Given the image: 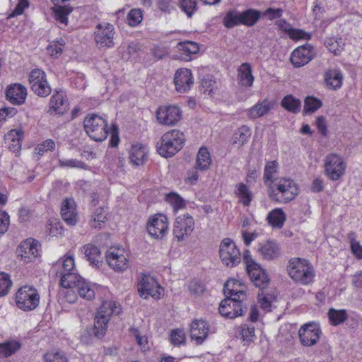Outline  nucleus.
<instances>
[{
    "instance_id": "obj_5",
    "label": "nucleus",
    "mask_w": 362,
    "mask_h": 362,
    "mask_svg": "<svg viewBox=\"0 0 362 362\" xmlns=\"http://www.w3.org/2000/svg\"><path fill=\"white\" fill-rule=\"evenodd\" d=\"M184 142L183 133L177 129H173L162 136L157 143V151L164 158L172 157L183 147Z\"/></svg>"
},
{
    "instance_id": "obj_61",
    "label": "nucleus",
    "mask_w": 362,
    "mask_h": 362,
    "mask_svg": "<svg viewBox=\"0 0 362 362\" xmlns=\"http://www.w3.org/2000/svg\"><path fill=\"white\" fill-rule=\"evenodd\" d=\"M283 13L284 10L282 8H268L262 13V16L270 21H273L281 18Z\"/></svg>"
},
{
    "instance_id": "obj_46",
    "label": "nucleus",
    "mask_w": 362,
    "mask_h": 362,
    "mask_svg": "<svg viewBox=\"0 0 362 362\" xmlns=\"http://www.w3.org/2000/svg\"><path fill=\"white\" fill-rule=\"evenodd\" d=\"M278 167L279 164L276 160L269 161L267 163L264 167V179L267 187H269L270 182H273L274 180L276 179L274 178V175L277 173Z\"/></svg>"
},
{
    "instance_id": "obj_30",
    "label": "nucleus",
    "mask_w": 362,
    "mask_h": 362,
    "mask_svg": "<svg viewBox=\"0 0 362 362\" xmlns=\"http://www.w3.org/2000/svg\"><path fill=\"white\" fill-rule=\"evenodd\" d=\"M324 81L327 88L337 90L342 85L343 76L339 69H329L325 72Z\"/></svg>"
},
{
    "instance_id": "obj_21",
    "label": "nucleus",
    "mask_w": 362,
    "mask_h": 362,
    "mask_svg": "<svg viewBox=\"0 0 362 362\" xmlns=\"http://www.w3.org/2000/svg\"><path fill=\"white\" fill-rule=\"evenodd\" d=\"M39 243L34 240L28 239L21 243L18 249V256L24 262H30L39 255Z\"/></svg>"
},
{
    "instance_id": "obj_62",
    "label": "nucleus",
    "mask_w": 362,
    "mask_h": 362,
    "mask_svg": "<svg viewBox=\"0 0 362 362\" xmlns=\"http://www.w3.org/2000/svg\"><path fill=\"white\" fill-rule=\"evenodd\" d=\"M288 36L295 40H309L310 35L303 30L291 28L288 33Z\"/></svg>"
},
{
    "instance_id": "obj_19",
    "label": "nucleus",
    "mask_w": 362,
    "mask_h": 362,
    "mask_svg": "<svg viewBox=\"0 0 362 362\" xmlns=\"http://www.w3.org/2000/svg\"><path fill=\"white\" fill-rule=\"evenodd\" d=\"M314 55L313 47L307 43L293 50L291 56V62L295 67H301L310 62Z\"/></svg>"
},
{
    "instance_id": "obj_22",
    "label": "nucleus",
    "mask_w": 362,
    "mask_h": 362,
    "mask_svg": "<svg viewBox=\"0 0 362 362\" xmlns=\"http://www.w3.org/2000/svg\"><path fill=\"white\" fill-rule=\"evenodd\" d=\"M69 288H75L80 297L88 300H90L95 298V286L80 275L77 276V278L74 280V282L70 283Z\"/></svg>"
},
{
    "instance_id": "obj_45",
    "label": "nucleus",
    "mask_w": 362,
    "mask_h": 362,
    "mask_svg": "<svg viewBox=\"0 0 362 362\" xmlns=\"http://www.w3.org/2000/svg\"><path fill=\"white\" fill-rule=\"evenodd\" d=\"M21 347V344L14 340L0 344V356L8 357L18 351Z\"/></svg>"
},
{
    "instance_id": "obj_47",
    "label": "nucleus",
    "mask_w": 362,
    "mask_h": 362,
    "mask_svg": "<svg viewBox=\"0 0 362 362\" xmlns=\"http://www.w3.org/2000/svg\"><path fill=\"white\" fill-rule=\"evenodd\" d=\"M328 317L331 325L337 326L347 319V314L345 310H337L332 308L328 312Z\"/></svg>"
},
{
    "instance_id": "obj_39",
    "label": "nucleus",
    "mask_w": 362,
    "mask_h": 362,
    "mask_svg": "<svg viewBox=\"0 0 362 362\" xmlns=\"http://www.w3.org/2000/svg\"><path fill=\"white\" fill-rule=\"evenodd\" d=\"M156 281L150 276L144 275L138 283V291L141 297L146 299V293L152 286H156Z\"/></svg>"
},
{
    "instance_id": "obj_6",
    "label": "nucleus",
    "mask_w": 362,
    "mask_h": 362,
    "mask_svg": "<svg viewBox=\"0 0 362 362\" xmlns=\"http://www.w3.org/2000/svg\"><path fill=\"white\" fill-rule=\"evenodd\" d=\"M52 270L60 277V284L63 288L69 287L70 283L79 275L75 266L74 256L65 255L52 267Z\"/></svg>"
},
{
    "instance_id": "obj_58",
    "label": "nucleus",
    "mask_w": 362,
    "mask_h": 362,
    "mask_svg": "<svg viewBox=\"0 0 362 362\" xmlns=\"http://www.w3.org/2000/svg\"><path fill=\"white\" fill-rule=\"evenodd\" d=\"M258 298L261 308L264 311H269L274 297L272 295L264 294L262 292L261 294H258Z\"/></svg>"
},
{
    "instance_id": "obj_35",
    "label": "nucleus",
    "mask_w": 362,
    "mask_h": 362,
    "mask_svg": "<svg viewBox=\"0 0 362 362\" xmlns=\"http://www.w3.org/2000/svg\"><path fill=\"white\" fill-rule=\"evenodd\" d=\"M267 219L272 227L281 228L285 223L286 214L281 208H276L268 214Z\"/></svg>"
},
{
    "instance_id": "obj_29",
    "label": "nucleus",
    "mask_w": 362,
    "mask_h": 362,
    "mask_svg": "<svg viewBox=\"0 0 362 362\" xmlns=\"http://www.w3.org/2000/svg\"><path fill=\"white\" fill-rule=\"evenodd\" d=\"M82 253L85 255L89 263L95 267H99L103 263L102 254L100 249L93 244L88 243L81 248Z\"/></svg>"
},
{
    "instance_id": "obj_11",
    "label": "nucleus",
    "mask_w": 362,
    "mask_h": 362,
    "mask_svg": "<svg viewBox=\"0 0 362 362\" xmlns=\"http://www.w3.org/2000/svg\"><path fill=\"white\" fill-rule=\"evenodd\" d=\"M219 255L223 264L233 267L241 261V255L235 243L230 238H224L219 247Z\"/></svg>"
},
{
    "instance_id": "obj_53",
    "label": "nucleus",
    "mask_w": 362,
    "mask_h": 362,
    "mask_svg": "<svg viewBox=\"0 0 362 362\" xmlns=\"http://www.w3.org/2000/svg\"><path fill=\"white\" fill-rule=\"evenodd\" d=\"M168 202L175 210H178L185 207V203L184 199L176 193H169L165 197Z\"/></svg>"
},
{
    "instance_id": "obj_16",
    "label": "nucleus",
    "mask_w": 362,
    "mask_h": 362,
    "mask_svg": "<svg viewBox=\"0 0 362 362\" xmlns=\"http://www.w3.org/2000/svg\"><path fill=\"white\" fill-rule=\"evenodd\" d=\"M321 334L319 325L314 322L305 324L298 330L300 341L304 346H311L317 344Z\"/></svg>"
},
{
    "instance_id": "obj_14",
    "label": "nucleus",
    "mask_w": 362,
    "mask_h": 362,
    "mask_svg": "<svg viewBox=\"0 0 362 362\" xmlns=\"http://www.w3.org/2000/svg\"><path fill=\"white\" fill-rule=\"evenodd\" d=\"M29 83L32 91L40 97H47L52 92L47 75L42 69H35L30 71Z\"/></svg>"
},
{
    "instance_id": "obj_28",
    "label": "nucleus",
    "mask_w": 362,
    "mask_h": 362,
    "mask_svg": "<svg viewBox=\"0 0 362 362\" xmlns=\"http://www.w3.org/2000/svg\"><path fill=\"white\" fill-rule=\"evenodd\" d=\"M148 150L141 144H133L129 151V159L134 165H143L147 160Z\"/></svg>"
},
{
    "instance_id": "obj_48",
    "label": "nucleus",
    "mask_w": 362,
    "mask_h": 362,
    "mask_svg": "<svg viewBox=\"0 0 362 362\" xmlns=\"http://www.w3.org/2000/svg\"><path fill=\"white\" fill-rule=\"evenodd\" d=\"M322 105V103L320 100L315 97L308 96L305 99L303 110L305 113H312L320 108Z\"/></svg>"
},
{
    "instance_id": "obj_37",
    "label": "nucleus",
    "mask_w": 362,
    "mask_h": 362,
    "mask_svg": "<svg viewBox=\"0 0 362 362\" xmlns=\"http://www.w3.org/2000/svg\"><path fill=\"white\" fill-rule=\"evenodd\" d=\"M261 13L259 11L252 8L247 9L240 12V25L252 27L259 21Z\"/></svg>"
},
{
    "instance_id": "obj_41",
    "label": "nucleus",
    "mask_w": 362,
    "mask_h": 362,
    "mask_svg": "<svg viewBox=\"0 0 362 362\" xmlns=\"http://www.w3.org/2000/svg\"><path fill=\"white\" fill-rule=\"evenodd\" d=\"M281 105L285 110L297 113L300 110L301 102L292 95H287L282 99Z\"/></svg>"
},
{
    "instance_id": "obj_50",
    "label": "nucleus",
    "mask_w": 362,
    "mask_h": 362,
    "mask_svg": "<svg viewBox=\"0 0 362 362\" xmlns=\"http://www.w3.org/2000/svg\"><path fill=\"white\" fill-rule=\"evenodd\" d=\"M143 19L142 11L139 8L132 9L127 15V23L131 27H135L141 23Z\"/></svg>"
},
{
    "instance_id": "obj_9",
    "label": "nucleus",
    "mask_w": 362,
    "mask_h": 362,
    "mask_svg": "<svg viewBox=\"0 0 362 362\" xmlns=\"http://www.w3.org/2000/svg\"><path fill=\"white\" fill-rule=\"evenodd\" d=\"M346 163L339 154L330 153L325 158V175L332 181L340 180L345 174Z\"/></svg>"
},
{
    "instance_id": "obj_63",
    "label": "nucleus",
    "mask_w": 362,
    "mask_h": 362,
    "mask_svg": "<svg viewBox=\"0 0 362 362\" xmlns=\"http://www.w3.org/2000/svg\"><path fill=\"white\" fill-rule=\"evenodd\" d=\"M64 46L63 40H61V41H58L57 43H52L50 44L47 47V51L49 54L52 56L57 57L59 55H60L62 53V47Z\"/></svg>"
},
{
    "instance_id": "obj_31",
    "label": "nucleus",
    "mask_w": 362,
    "mask_h": 362,
    "mask_svg": "<svg viewBox=\"0 0 362 362\" xmlns=\"http://www.w3.org/2000/svg\"><path fill=\"white\" fill-rule=\"evenodd\" d=\"M4 138L5 142L11 151L18 152L21 149V142L23 139V131L21 129L9 131Z\"/></svg>"
},
{
    "instance_id": "obj_51",
    "label": "nucleus",
    "mask_w": 362,
    "mask_h": 362,
    "mask_svg": "<svg viewBox=\"0 0 362 362\" xmlns=\"http://www.w3.org/2000/svg\"><path fill=\"white\" fill-rule=\"evenodd\" d=\"M71 11L72 8L70 7L59 6L54 11V18L59 23L66 25L68 16Z\"/></svg>"
},
{
    "instance_id": "obj_20",
    "label": "nucleus",
    "mask_w": 362,
    "mask_h": 362,
    "mask_svg": "<svg viewBox=\"0 0 362 362\" xmlns=\"http://www.w3.org/2000/svg\"><path fill=\"white\" fill-rule=\"evenodd\" d=\"M175 89L179 93H187L194 84V77L189 69H179L174 76Z\"/></svg>"
},
{
    "instance_id": "obj_15",
    "label": "nucleus",
    "mask_w": 362,
    "mask_h": 362,
    "mask_svg": "<svg viewBox=\"0 0 362 362\" xmlns=\"http://www.w3.org/2000/svg\"><path fill=\"white\" fill-rule=\"evenodd\" d=\"M194 228V221L192 216L189 214L179 216L173 224V235L178 241L184 240L191 235Z\"/></svg>"
},
{
    "instance_id": "obj_12",
    "label": "nucleus",
    "mask_w": 362,
    "mask_h": 362,
    "mask_svg": "<svg viewBox=\"0 0 362 362\" xmlns=\"http://www.w3.org/2000/svg\"><path fill=\"white\" fill-rule=\"evenodd\" d=\"M106 259L111 269L117 272H123L129 265V252L123 247H111L106 253Z\"/></svg>"
},
{
    "instance_id": "obj_55",
    "label": "nucleus",
    "mask_w": 362,
    "mask_h": 362,
    "mask_svg": "<svg viewBox=\"0 0 362 362\" xmlns=\"http://www.w3.org/2000/svg\"><path fill=\"white\" fill-rule=\"evenodd\" d=\"M325 45L329 52L335 55L339 54L343 49L344 43L340 39L339 40L334 38H329L325 41Z\"/></svg>"
},
{
    "instance_id": "obj_10",
    "label": "nucleus",
    "mask_w": 362,
    "mask_h": 362,
    "mask_svg": "<svg viewBox=\"0 0 362 362\" xmlns=\"http://www.w3.org/2000/svg\"><path fill=\"white\" fill-rule=\"evenodd\" d=\"M243 261L246 266L248 275L256 287L260 289L266 288L269 284V278L266 272L261 269L260 266L256 263L249 251H245L243 255Z\"/></svg>"
},
{
    "instance_id": "obj_49",
    "label": "nucleus",
    "mask_w": 362,
    "mask_h": 362,
    "mask_svg": "<svg viewBox=\"0 0 362 362\" xmlns=\"http://www.w3.org/2000/svg\"><path fill=\"white\" fill-rule=\"evenodd\" d=\"M170 341L173 346H180L185 343V332L182 329H175L171 331Z\"/></svg>"
},
{
    "instance_id": "obj_52",
    "label": "nucleus",
    "mask_w": 362,
    "mask_h": 362,
    "mask_svg": "<svg viewBox=\"0 0 362 362\" xmlns=\"http://www.w3.org/2000/svg\"><path fill=\"white\" fill-rule=\"evenodd\" d=\"M59 165L61 168H78L85 169L88 168V165L83 161L77 159H59Z\"/></svg>"
},
{
    "instance_id": "obj_33",
    "label": "nucleus",
    "mask_w": 362,
    "mask_h": 362,
    "mask_svg": "<svg viewBox=\"0 0 362 362\" xmlns=\"http://www.w3.org/2000/svg\"><path fill=\"white\" fill-rule=\"evenodd\" d=\"M177 47L180 51L182 52V56L180 58L186 62L192 59L191 54H197L199 51V45L192 41L180 42L177 43Z\"/></svg>"
},
{
    "instance_id": "obj_26",
    "label": "nucleus",
    "mask_w": 362,
    "mask_h": 362,
    "mask_svg": "<svg viewBox=\"0 0 362 362\" xmlns=\"http://www.w3.org/2000/svg\"><path fill=\"white\" fill-rule=\"evenodd\" d=\"M69 103L63 92H57L50 98L49 109V114H63L68 110Z\"/></svg>"
},
{
    "instance_id": "obj_3",
    "label": "nucleus",
    "mask_w": 362,
    "mask_h": 362,
    "mask_svg": "<svg viewBox=\"0 0 362 362\" xmlns=\"http://www.w3.org/2000/svg\"><path fill=\"white\" fill-rule=\"evenodd\" d=\"M121 305L115 300L103 301L94 319L93 333L100 338L105 335L110 318L122 313Z\"/></svg>"
},
{
    "instance_id": "obj_36",
    "label": "nucleus",
    "mask_w": 362,
    "mask_h": 362,
    "mask_svg": "<svg viewBox=\"0 0 362 362\" xmlns=\"http://www.w3.org/2000/svg\"><path fill=\"white\" fill-rule=\"evenodd\" d=\"M211 163L210 153L206 148L202 147L199 150L196 159V166L200 171L209 169Z\"/></svg>"
},
{
    "instance_id": "obj_25",
    "label": "nucleus",
    "mask_w": 362,
    "mask_h": 362,
    "mask_svg": "<svg viewBox=\"0 0 362 362\" xmlns=\"http://www.w3.org/2000/svg\"><path fill=\"white\" fill-rule=\"evenodd\" d=\"M61 215L64 222L69 226H74L78 221L76 204L72 199L66 198L61 204Z\"/></svg>"
},
{
    "instance_id": "obj_17",
    "label": "nucleus",
    "mask_w": 362,
    "mask_h": 362,
    "mask_svg": "<svg viewBox=\"0 0 362 362\" xmlns=\"http://www.w3.org/2000/svg\"><path fill=\"white\" fill-rule=\"evenodd\" d=\"M182 111L175 105L160 107L156 112V117L159 123L173 126L181 119Z\"/></svg>"
},
{
    "instance_id": "obj_32",
    "label": "nucleus",
    "mask_w": 362,
    "mask_h": 362,
    "mask_svg": "<svg viewBox=\"0 0 362 362\" xmlns=\"http://www.w3.org/2000/svg\"><path fill=\"white\" fill-rule=\"evenodd\" d=\"M238 80L239 84L246 88L252 86L255 77L252 75V70L251 65L245 62L243 63L238 69Z\"/></svg>"
},
{
    "instance_id": "obj_4",
    "label": "nucleus",
    "mask_w": 362,
    "mask_h": 362,
    "mask_svg": "<svg viewBox=\"0 0 362 362\" xmlns=\"http://www.w3.org/2000/svg\"><path fill=\"white\" fill-rule=\"evenodd\" d=\"M269 197L279 203H287L298 194V187L296 182L289 178L280 177L270 182Z\"/></svg>"
},
{
    "instance_id": "obj_59",
    "label": "nucleus",
    "mask_w": 362,
    "mask_h": 362,
    "mask_svg": "<svg viewBox=\"0 0 362 362\" xmlns=\"http://www.w3.org/2000/svg\"><path fill=\"white\" fill-rule=\"evenodd\" d=\"M55 148V143L52 139H47L41 144H39L35 148V151L40 154L42 155L45 152L48 151H53Z\"/></svg>"
},
{
    "instance_id": "obj_8",
    "label": "nucleus",
    "mask_w": 362,
    "mask_h": 362,
    "mask_svg": "<svg viewBox=\"0 0 362 362\" xmlns=\"http://www.w3.org/2000/svg\"><path fill=\"white\" fill-rule=\"evenodd\" d=\"M84 129L90 139L95 141H104L108 134L107 124L102 117L93 114L83 121Z\"/></svg>"
},
{
    "instance_id": "obj_34",
    "label": "nucleus",
    "mask_w": 362,
    "mask_h": 362,
    "mask_svg": "<svg viewBox=\"0 0 362 362\" xmlns=\"http://www.w3.org/2000/svg\"><path fill=\"white\" fill-rule=\"evenodd\" d=\"M258 252L264 259H273L279 256V247L275 242L268 241L259 246Z\"/></svg>"
},
{
    "instance_id": "obj_24",
    "label": "nucleus",
    "mask_w": 362,
    "mask_h": 362,
    "mask_svg": "<svg viewBox=\"0 0 362 362\" xmlns=\"http://www.w3.org/2000/svg\"><path fill=\"white\" fill-rule=\"evenodd\" d=\"M28 95L27 88L21 83L9 85L6 90V99L13 105H21L25 103Z\"/></svg>"
},
{
    "instance_id": "obj_60",
    "label": "nucleus",
    "mask_w": 362,
    "mask_h": 362,
    "mask_svg": "<svg viewBox=\"0 0 362 362\" xmlns=\"http://www.w3.org/2000/svg\"><path fill=\"white\" fill-rule=\"evenodd\" d=\"M188 288L190 293L194 296L202 295L205 291L204 285L197 280L191 281L189 284Z\"/></svg>"
},
{
    "instance_id": "obj_44",
    "label": "nucleus",
    "mask_w": 362,
    "mask_h": 362,
    "mask_svg": "<svg viewBox=\"0 0 362 362\" xmlns=\"http://www.w3.org/2000/svg\"><path fill=\"white\" fill-rule=\"evenodd\" d=\"M236 334L241 337L245 344L253 341L255 339V327L247 325H241L238 327Z\"/></svg>"
},
{
    "instance_id": "obj_1",
    "label": "nucleus",
    "mask_w": 362,
    "mask_h": 362,
    "mask_svg": "<svg viewBox=\"0 0 362 362\" xmlns=\"http://www.w3.org/2000/svg\"><path fill=\"white\" fill-rule=\"evenodd\" d=\"M234 283L235 281H227L225 283L223 292L226 298L221 301L218 308L219 313L222 316L230 319L243 314L244 294L231 288Z\"/></svg>"
},
{
    "instance_id": "obj_23",
    "label": "nucleus",
    "mask_w": 362,
    "mask_h": 362,
    "mask_svg": "<svg viewBox=\"0 0 362 362\" xmlns=\"http://www.w3.org/2000/svg\"><path fill=\"white\" fill-rule=\"evenodd\" d=\"M209 325L208 322L202 319L194 320L190 325V337L197 345L202 344L208 337Z\"/></svg>"
},
{
    "instance_id": "obj_40",
    "label": "nucleus",
    "mask_w": 362,
    "mask_h": 362,
    "mask_svg": "<svg viewBox=\"0 0 362 362\" xmlns=\"http://www.w3.org/2000/svg\"><path fill=\"white\" fill-rule=\"evenodd\" d=\"M240 12L236 9L227 11L223 18V24L226 28H233L240 25Z\"/></svg>"
},
{
    "instance_id": "obj_42",
    "label": "nucleus",
    "mask_w": 362,
    "mask_h": 362,
    "mask_svg": "<svg viewBox=\"0 0 362 362\" xmlns=\"http://www.w3.org/2000/svg\"><path fill=\"white\" fill-rule=\"evenodd\" d=\"M107 221V213L104 208L96 209L92 215L90 226L94 228H102Z\"/></svg>"
},
{
    "instance_id": "obj_56",
    "label": "nucleus",
    "mask_w": 362,
    "mask_h": 362,
    "mask_svg": "<svg viewBox=\"0 0 362 362\" xmlns=\"http://www.w3.org/2000/svg\"><path fill=\"white\" fill-rule=\"evenodd\" d=\"M180 6L188 17H191L197 10V0H180Z\"/></svg>"
},
{
    "instance_id": "obj_27",
    "label": "nucleus",
    "mask_w": 362,
    "mask_h": 362,
    "mask_svg": "<svg viewBox=\"0 0 362 362\" xmlns=\"http://www.w3.org/2000/svg\"><path fill=\"white\" fill-rule=\"evenodd\" d=\"M273 107V103L267 99L259 100L255 105L247 110V116L255 119L267 115Z\"/></svg>"
},
{
    "instance_id": "obj_57",
    "label": "nucleus",
    "mask_w": 362,
    "mask_h": 362,
    "mask_svg": "<svg viewBox=\"0 0 362 362\" xmlns=\"http://www.w3.org/2000/svg\"><path fill=\"white\" fill-rule=\"evenodd\" d=\"M45 362H68L66 356L60 351L48 352L44 356Z\"/></svg>"
},
{
    "instance_id": "obj_54",
    "label": "nucleus",
    "mask_w": 362,
    "mask_h": 362,
    "mask_svg": "<svg viewBox=\"0 0 362 362\" xmlns=\"http://www.w3.org/2000/svg\"><path fill=\"white\" fill-rule=\"evenodd\" d=\"M12 286V281L8 274L0 272V297L6 296Z\"/></svg>"
},
{
    "instance_id": "obj_38",
    "label": "nucleus",
    "mask_w": 362,
    "mask_h": 362,
    "mask_svg": "<svg viewBox=\"0 0 362 362\" xmlns=\"http://www.w3.org/2000/svg\"><path fill=\"white\" fill-rule=\"evenodd\" d=\"M251 136L250 129L246 126H241L233 134V144L236 145L238 147L243 146Z\"/></svg>"
},
{
    "instance_id": "obj_43",
    "label": "nucleus",
    "mask_w": 362,
    "mask_h": 362,
    "mask_svg": "<svg viewBox=\"0 0 362 362\" xmlns=\"http://www.w3.org/2000/svg\"><path fill=\"white\" fill-rule=\"evenodd\" d=\"M235 194L244 206H248L250 204L252 194L244 183L240 182L236 185Z\"/></svg>"
},
{
    "instance_id": "obj_64",
    "label": "nucleus",
    "mask_w": 362,
    "mask_h": 362,
    "mask_svg": "<svg viewBox=\"0 0 362 362\" xmlns=\"http://www.w3.org/2000/svg\"><path fill=\"white\" fill-rule=\"evenodd\" d=\"M64 290L61 291V294L63 295L64 300L69 303H74L77 299V296L75 293L76 291L72 288H64Z\"/></svg>"
},
{
    "instance_id": "obj_18",
    "label": "nucleus",
    "mask_w": 362,
    "mask_h": 362,
    "mask_svg": "<svg viewBox=\"0 0 362 362\" xmlns=\"http://www.w3.org/2000/svg\"><path fill=\"white\" fill-rule=\"evenodd\" d=\"M94 34L95 41L100 48L110 47L113 45L115 29L112 24L107 23L98 24Z\"/></svg>"
},
{
    "instance_id": "obj_2",
    "label": "nucleus",
    "mask_w": 362,
    "mask_h": 362,
    "mask_svg": "<svg viewBox=\"0 0 362 362\" xmlns=\"http://www.w3.org/2000/svg\"><path fill=\"white\" fill-rule=\"evenodd\" d=\"M287 271L290 278L300 285L308 286L314 281L315 276L314 267L306 259L291 258L288 261Z\"/></svg>"
},
{
    "instance_id": "obj_13",
    "label": "nucleus",
    "mask_w": 362,
    "mask_h": 362,
    "mask_svg": "<svg viewBox=\"0 0 362 362\" xmlns=\"http://www.w3.org/2000/svg\"><path fill=\"white\" fill-rule=\"evenodd\" d=\"M146 230L150 236L155 239L161 240L168 233L169 220L162 214L151 216L146 223Z\"/></svg>"
},
{
    "instance_id": "obj_7",
    "label": "nucleus",
    "mask_w": 362,
    "mask_h": 362,
    "mask_svg": "<svg viewBox=\"0 0 362 362\" xmlns=\"http://www.w3.org/2000/svg\"><path fill=\"white\" fill-rule=\"evenodd\" d=\"M17 307L23 311L35 310L40 303V294L33 286L25 285L18 288L15 294Z\"/></svg>"
}]
</instances>
